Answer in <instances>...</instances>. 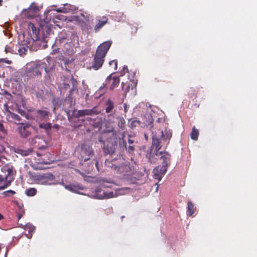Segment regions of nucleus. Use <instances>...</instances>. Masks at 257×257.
I'll list each match as a JSON object with an SVG mask.
<instances>
[{"instance_id": "45", "label": "nucleus", "mask_w": 257, "mask_h": 257, "mask_svg": "<svg viewBox=\"0 0 257 257\" xmlns=\"http://www.w3.org/2000/svg\"><path fill=\"white\" fill-rule=\"evenodd\" d=\"M128 144L130 145H131V144H132L134 142V141L132 140L131 139L129 138L128 139Z\"/></svg>"}, {"instance_id": "60", "label": "nucleus", "mask_w": 257, "mask_h": 257, "mask_svg": "<svg viewBox=\"0 0 257 257\" xmlns=\"http://www.w3.org/2000/svg\"><path fill=\"white\" fill-rule=\"evenodd\" d=\"M90 129L87 130V132H90Z\"/></svg>"}, {"instance_id": "12", "label": "nucleus", "mask_w": 257, "mask_h": 257, "mask_svg": "<svg viewBox=\"0 0 257 257\" xmlns=\"http://www.w3.org/2000/svg\"><path fill=\"white\" fill-rule=\"evenodd\" d=\"M171 155L167 152H162V154L160 157V160L162 161V168H164L167 170L168 167L171 163Z\"/></svg>"}, {"instance_id": "24", "label": "nucleus", "mask_w": 257, "mask_h": 257, "mask_svg": "<svg viewBox=\"0 0 257 257\" xmlns=\"http://www.w3.org/2000/svg\"><path fill=\"white\" fill-rule=\"evenodd\" d=\"M32 151V149H28L26 150L19 149L17 153L23 156H27L31 154Z\"/></svg>"}, {"instance_id": "32", "label": "nucleus", "mask_w": 257, "mask_h": 257, "mask_svg": "<svg viewBox=\"0 0 257 257\" xmlns=\"http://www.w3.org/2000/svg\"><path fill=\"white\" fill-rule=\"evenodd\" d=\"M109 65L113 68L114 70H116L117 68V61L116 60H113L109 62Z\"/></svg>"}, {"instance_id": "9", "label": "nucleus", "mask_w": 257, "mask_h": 257, "mask_svg": "<svg viewBox=\"0 0 257 257\" xmlns=\"http://www.w3.org/2000/svg\"><path fill=\"white\" fill-rule=\"evenodd\" d=\"M100 111L98 109V106H95L92 109L79 110L77 111L78 117H83L85 115H94L98 114Z\"/></svg>"}, {"instance_id": "61", "label": "nucleus", "mask_w": 257, "mask_h": 257, "mask_svg": "<svg viewBox=\"0 0 257 257\" xmlns=\"http://www.w3.org/2000/svg\"><path fill=\"white\" fill-rule=\"evenodd\" d=\"M4 61V60H3V59H1V60H0V62H1V61Z\"/></svg>"}, {"instance_id": "42", "label": "nucleus", "mask_w": 257, "mask_h": 257, "mask_svg": "<svg viewBox=\"0 0 257 257\" xmlns=\"http://www.w3.org/2000/svg\"><path fill=\"white\" fill-rule=\"evenodd\" d=\"M34 72H35V75H36L38 76V75H41V72L39 70H37L35 71Z\"/></svg>"}, {"instance_id": "19", "label": "nucleus", "mask_w": 257, "mask_h": 257, "mask_svg": "<svg viewBox=\"0 0 257 257\" xmlns=\"http://www.w3.org/2000/svg\"><path fill=\"white\" fill-rule=\"evenodd\" d=\"M23 228L26 232H28V233H26V236L28 238H31L32 237L33 233L35 231V227L30 223H27L23 226Z\"/></svg>"}, {"instance_id": "17", "label": "nucleus", "mask_w": 257, "mask_h": 257, "mask_svg": "<svg viewBox=\"0 0 257 257\" xmlns=\"http://www.w3.org/2000/svg\"><path fill=\"white\" fill-rule=\"evenodd\" d=\"M40 9L41 8L34 3L30 6L28 9L25 10V12L29 14L32 13V15H30L29 17H32L34 14L38 13L40 11Z\"/></svg>"}, {"instance_id": "41", "label": "nucleus", "mask_w": 257, "mask_h": 257, "mask_svg": "<svg viewBox=\"0 0 257 257\" xmlns=\"http://www.w3.org/2000/svg\"><path fill=\"white\" fill-rule=\"evenodd\" d=\"M81 15L82 16V17H83L84 18V19H85V20L87 22L89 21V17H85L83 14H81Z\"/></svg>"}, {"instance_id": "57", "label": "nucleus", "mask_w": 257, "mask_h": 257, "mask_svg": "<svg viewBox=\"0 0 257 257\" xmlns=\"http://www.w3.org/2000/svg\"><path fill=\"white\" fill-rule=\"evenodd\" d=\"M43 148H45V147L42 146V147L39 148L40 149H43Z\"/></svg>"}, {"instance_id": "26", "label": "nucleus", "mask_w": 257, "mask_h": 257, "mask_svg": "<svg viewBox=\"0 0 257 257\" xmlns=\"http://www.w3.org/2000/svg\"><path fill=\"white\" fill-rule=\"evenodd\" d=\"M37 190L34 188H30L25 191L26 194L28 196H34L36 194Z\"/></svg>"}, {"instance_id": "59", "label": "nucleus", "mask_w": 257, "mask_h": 257, "mask_svg": "<svg viewBox=\"0 0 257 257\" xmlns=\"http://www.w3.org/2000/svg\"><path fill=\"white\" fill-rule=\"evenodd\" d=\"M37 155L38 156H40V154L39 153H37Z\"/></svg>"}, {"instance_id": "55", "label": "nucleus", "mask_w": 257, "mask_h": 257, "mask_svg": "<svg viewBox=\"0 0 257 257\" xmlns=\"http://www.w3.org/2000/svg\"><path fill=\"white\" fill-rule=\"evenodd\" d=\"M26 127H29V126H28V125L24 126L23 128L25 129V128H26Z\"/></svg>"}, {"instance_id": "50", "label": "nucleus", "mask_w": 257, "mask_h": 257, "mask_svg": "<svg viewBox=\"0 0 257 257\" xmlns=\"http://www.w3.org/2000/svg\"><path fill=\"white\" fill-rule=\"evenodd\" d=\"M106 127H112V125H111V124H109L108 126H106Z\"/></svg>"}, {"instance_id": "4", "label": "nucleus", "mask_w": 257, "mask_h": 257, "mask_svg": "<svg viewBox=\"0 0 257 257\" xmlns=\"http://www.w3.org/2000/svg\"><path fill=\"white\" fill-rule=\"evenodd\" d=\"M111 44V41H105L97 47L91 66L94 70H97L102 67L104 58Z\"/></svg>"}, {"instance_id": "30", "label": "nucleus", "mask_w": 257, "mask_h": 257, "mask_svg": "<svg viewBox=\"0 0 257 257\" xmlns=\"http://www.w3.org/2000/svg\"><path fill=\"white\" fill-rule=\"evenodd\" d=\"M39 126L41 128H52V125L51 123L47 122L46 123H40Z\"/></svg>"}, {"instance_id": "22", "label": "nucleus", "mask_w": 257, "mask_h": 257, "mask_svg": "<svg viewBox=\"0 0 257 257\" xmlns=\"http://www.w3.org/2000/svg\"><path fill=\"white\" fill-rule=\"evenodd\" d=\"M105 112L109 113L112 111L114 107V102L112 100L108 99L105 103Z\"/></svg>"}, {"instance_id": "5", "label": "nucleus", "mask_w": 257, "mask_h": 257, "mask_svg": "<svg viewBox=\"0 0 257 257\" xmlns=\"http://www.w3.org/2000/svg\"><path fill=\"white\" fill-rule=\"evenodd\" d=\"M75 152L77 158L84 162L89 160L94 154L92 146L89 143H84L79 145L76 148Z\"/></svg>"}, {"instance_id": "16", "label": "nucleus", "mask_w": 257, "mask_h": 257, "mask_svg": "<svg viewBox=\"0 0 257 257\" xmlns=\"http://www.w3.org/2000/svg\"><path fill=\"white\" fill-rule=\"evenodd\" d=\"M166 172V169L160 166L156 167L153 170L154 178L160 181Z\"/></svg>"}, {"instance_id": "6", "label": "nucleus", "mask_w": 257, "mask_h": 257, "mask_svg": "<svg viewBox=\"0 0 257 257\" xmlns=\"http://www.w3.org/2000/svg\"><path fill=\"white\" fill-rule=\"evenodd\" d=\"M142 119L143 121V122H141L137 118H133L130 119L128 121V126L132 128L139 127L140 126L143 127V126L141 125V124L143 123L144 124V126H146L150 128H152L153 127L154 125L153 124V123L154 118L151 114L147 113L144 115Z\"/></svg>"}, {"instance_id": "37", "label": "nucleus", "mask_w": 257, "mask_h": 257, "mask_svg": "<svg viewBox=\"0 0 257 257\" xmlns=\"http://www.w3.org/2000/svg\"><path fill=\"white\" fill-rule=\"evenodd\" d=\"M25 213V210L23 208H20V212L18 213V219H20L22 217V216Z\"/></svg>"}, {"instance_id": "15", "label": "nucleus", "mask_w": 257, "mask_h": 257, "mask_svg": "<svg viewBox=\"0 0 257 257\" xmlns=\"http://www.w3.org/2000/svg\"><path fill=\"white\" fill-rule=\"evenodd\" d=\"M7 175L5 177V179L7 183L4 186L0 187V189H4L10 185L11 183L13 181V169L12 168H9L7 170Z\"/></svg>"}, {"instance_id": "29", "label": "nucleus", "mask_w": 257, "mask_h": 257, "mask_svg": "<svg viewBox=\"0 0 257 257\" xmlns=\"http://www.w3.org/2000/svg\"><path fill=\"white\" fill-rule=\"evenodd\" d=\"M121 87L122 90L124 91L125 93L128 92L130 89V85L129 84L124 83L123 82L121 83Z\"/></svg>"}, {"instance_id": "20", "label": "nucleus", "mask_w": 257, "mask_h": 257, "mask_svg": "<svg viewBox=\"0 0 257 257\" xmlns=\"http://www.w3.org/2000/svg\"><path fill=\"white\" fill-rule=\"evenodd\" d=\"M28 30L29 33H32V34L35 36L37 39L39 34V29L35 26L34 24L31 22H29L28 25Z\"/></svg>"}, {"instance_id": "13", "label": "nucleus", "mask_w": 257, "mask_h": 257, "mask_svg": "<svg viewBox=\"0 0 257 257\" xmlns=\"http://www.w3.org/2000/svg\"><path fill=\"white\" fill-rule=\"evenodd\" d=\"M35 114L38 120L46 121L49 118L50 112L46 110H36Z\"/></svg>"}, {"instance_id": "27", "label": "nucleus", "mask_w": 257, "mask_h": 257, "mask_svg": "<svg viewBox=\"0 0 257 257\" xmlns=\"http://www.w3.org/2000/svg\"><path fill=\"white\" fill-rule=\"evenodd\" d=\"M10 116L15 120H16V123L18 124H23V123L21 122V118L17 114H15L14 113H11L10 114Z\"/></svg>"}, {"instance_id": "34", "label": "nucleus", "mask_w": 257, "mask_h": 257, "mask_svg": "<svg viewBox=\"0 0 257 257\" xmlns=\"http://www.w3.org/2000/svg\"><path fill=\"white\" fill-rule=\"evenodd\" d=\"M7 135V130H0V141L4 139Z\"/></svg>"}, {"instance_id": "51", "label": "nucleus", "mask_w": 257, "mask_h": 257, "mask_svg": "<svg viewBox=\"0 0 257 257\" xmlns=\"http://www.w3.org/2000/svg\"><path fill=\"white\" fill-rule=\"evenodd\" d=\"M5 62L7 63V64H10L11 63V61H9V60L5 61Z\"/></svg>"}, {"instance_id": "52", "label": "nucleus", "mask_w": 257, "mask_h": 257, "mask_svg": "<svg viewBox=\"0 0 257 257\" xmlns=\"http://www.w3.org/2000/svg\"><path fill=\"white\" fill-rule=\"evenodd\" d=\"M3 180H4V178L2 176H0V182L3 181Z\"/></svg>"}, {"instance_id": "33", "label": "nucleus", "mask_w": 257, "mask_h": 257, "mask_svg": "<svg viewBox=\"0 0 257 257\" xmlns=\"http://www.w3.org/2000/svg\"><path fill=\"white\" fill-rule=\"evenodd\" d=\"M129 154L133 155L134 153L135 148L134 146H132L130 145L128 147H126V150H125Z\"/></svg>"}, {"instance_id": "35", "label": "nucleus", "mask_w": 257, "mask_h": 257, "mask_svg": "<svg viewBox=\"0 0 257 257\" xmlns=\"http://www.w3.org/2000/svg\"><path fill=\"white\" fill-rule=\"evenodd\" d=\"M160 123H162V124H164L165 123V120L163 118H158L156 121V124H155V126L158 127H161V125H158Z\"/></svg>"}, {"instance_id": "39", "label": "nucleus", "mask_w": 257, "mask_h": 257, "mask_svg": "<svg viewBox=\"0 0 257 257\" xmlns=\"http://www.w3.org/2000/svg\"><path fill=\"white\" fill-rule=\"evenodd\" d=\"M65 40H66V38L65 37H61L59 39V42L60 43H65Z\"/></svg>"}, {"instance_id": "53", "label": "nucleus", "mask_w": 257, "mask_h": 257, "mask_svg": "<svg viewBox=\"0 0 257 257\" xmlns=\"http://www.w3.org/2000/svg\"><path fill=\"white\" fill-rule=\"evenodd\" d=\"M2 4H3V0H0V6H2Z\"/></svg>"}, {"instance_id": "3", "label": "nucleus", "mask_w": 257, "mask_h": 257, "mask_svg": "<svg viewBox=\"0 0 257 257\" xmlns=\"http://www.w3.org/2000/svg\"><path fill=\"white\" fill-rule=\"evenodd\" d=\"M149 130L152 134V142L150 149L159 151L163 145L166 147L169 143L172 134L170 130Z\"/></svg>"}, {"instance_id": "8", "label": "nucleus", "mask_w": 257, "mask_h": 257, "mask_svg": "<svg viewBox=\"0 0 257 257\" xmlns=\"http://www.w3.org/2000/svg\"><path fill=\"white\" fill-rule=\"evenodd\" d=\"M162 152L156 151L149 149L147 152L146 157L149 162L151 164H155L157 163L159 156H161Z\"/></svg>"}, {"instance_id": "7", "label": "nucleus", "mask_w": 257, "mask_h": 257, "mask_svg": "<svg viewBox=\"0 0 257 257\" xmlns=\"http://www.w3.org/2000/svg\"><path fill=\"white\" fill-rule=\"evenodd\" d=\"M36 180L40 184L50 185L55 179V176L51 173H44L36 176Z\"/></svg>"}, {"instance_id": "36", "label": "nucleus", "mask_w": 257, "mask_h": 257, "mask_svg": "<svg viewBox=\"0 0 257 257\" xmlns=\"http://www.w3.org/2000/svg\"><path fill=\"white\" fill-rule=\"evenodd\" d=\"M125 120L123 118H120L118 121V126L120 128L124 127Z\"/></svg>"}, {"instance_id": "31", "label": "nucleus", "mask_w": 257, "mask_h": 257, "mask_svg": "<svg viewBox=\"0 0 257 257\" xmlns=\"http://www.w3.org/2000/svg\"><path fill=\"white\" fill-rule=\"evenodd\" d=\"M15 193H16V192L12 190H9L4 192L3 195L5 197H8V196H12V195H14Z\"/></svg>"}, {"instance_id": "44", "label": "nucleus", "mask_w": 257, "mask_h": 257, "mask_svg": "<svg viewBox=\"0 0 257 257\" xmlns=\"http://www.w3.org/2000/svg\"><path fill=\"white\" fill-rule=\"evenodd\" d=\"M64 87L65 89L69 88L70 87V85L67 83H64Z\"/></svg>"}, {"instance_id": "25", "label": "nucleus", "mask_w": 257, "mask_h": 257, "mask_svg": "<svg viewBox=\"0 0 257 257\" xmlns=\"http://www.w3.org/2000/svg\"><path fill=\"white\" fill-rule=\"evenodd\" d=\"M194 212V205L191 202V201L188 202V207H187V214L188 215H192Z\"/></svg>"}, {"instance_id": "48", "label": "nucleus", "mask_w": 257, "mask_h": 257, "mask_svg": "<svg viewBox=\"0 0 257 257\" xmlns=\"http://www.w3.org/2000/svg\"><path fill=\"white\" fill-rule=\"evenodd\" d=\"M62 12L64 13H68L69 12V11L67 10V8H64Z\"/></svg>"}, {"instance_id": "28", "label": "nucleus", "mask_w": 257, "mask_h": 257, "mask_svg": "<svg viewBox=\"0 0 257 257\" xmlns=\"http://www.w3.org/2000/svg\"><path fill=\"white\" fill-rule=\"evenodd\" d=\"M191 138L196 141L198 139L199 136V132L198 130H192V131L190 134Z\"/></svg>"}, {"instance_id": "38", "label": "nucleus", "mask_w": 257, "mask_h": 257, "mask_svg": "<svg viewBox=\"0 0 257 257\" xmlns=\"http://www.w3.org/2000/svg\"><path fill=\"white\" fill-rule=\"evenodd\" d=\"M26 51L27 50L24 47L20 48L19 49V52L20 53V55H21L25 54Z\"/></svg>"}, {"instance_id": "11", "label": "nucleus", "mask_w": 257, "mask_h": 257, "mask_svg": "<svg viewBox=\"0 0 257 257\" xmlns=\"http://www.w3.org/2000/svg\"><path fill=\"white\" fill-rule=\"evenodd\" d=\"M19 131L21 136L23 138H27L29 140H32V142L37 138V130H32V132L29 131L28 130H19Z\"/></svg>"}, {"instance_id": "2", "label": "nucleus", "mask_w": 257, "mask_h": 257, "mask_svg": "<svg viewBox=\"0 0 257 257\" xmlns=\"http://www.w3.org/2000/svg\"><path fill=\"white\" fill-rule=\"evenodd\" d=\"M123 161L120 157L107 159L105 161V164L107 167L116 171L122 177L134 174L136 171L135 167L131 166L128 162H122Z\"/></svg>"}, {"instance_id": "46", "label": "nucleus", "mask_w": 257, "mask_h": 257, "mask_svg": "<svg viewBox=\"0 0 257 257\" xmlns=\"http://www.w3.org/2000/svg\"><path fill=\"white\" fill-rule=\"evenodd\" d=\"M144 137H145V140L146 141H148L149 139V137H148L147 133H145Z\"/></svg>"}, {"instance_id": "49", "label": "nucleus", "mask_w": 257, "mask_h": 257, "mask_svg": "<svg viewBox=\"0 0 257 257\" xmlns=\"http://www.w3.org/2000/svg\"><path fill=\"white\" fill-rule=\"evenodd\" d=\"M54 128L56 129L59 128V125L58 124H55L54 126Z\"/></svg>"}, {"instance_id": "23", "label": "nucleus", "mask_w": 257, "mask_h": 257, "mask_svg": "<svg viewBox=\"0 0 257 257\" xmlns=\"http://www.w3.org/2000/svg\"><path fill=\"white\" fill-rule=\"evenodd\" d=\"M123 190L122 189H118L115 190V192L114 194L113 192H109L108 194V198H112L117 196V195H123Z\"/></svg>"}, {"instance_id": "56", "label": "nucleus", "mask_w": 257, "mask_h": 257, "mask_svg": "<svg viewBox=\"0 0 257 257\" xmlns=\"http://www.w3.org/2000/svg\"><path fill=\"white\" fill-rule=\"evenodd\" d=\"M98 162H96V163H95V166L96 167H97V166H98Z\"/></svg>"}, {"instance_id": "10", "label": "nucleus", "mask_w": 257, "mask_h": 257, "mask_svg": "<svg viewBox=\"0 0 257 257\" xmlns=\"http://www.w3.org/2000/svg\"><path fill=\"white\" fill-rule=\"evenodd\" d=\"M120 79L118 77H112V75L111 74L106 78L105 81V87H107V86L110 84L109 89L110 90H113L118 85Z\"/></svg>"}, {"instance_id": "18", "label": "nucleus", "mask_w": 257, "mask_h": 257, "mask_svg": "<svg viewBox=\"0 0 257 257\" xmlns=\"http://www.w3.org/2000/svg\"><path fill=\"white\" fill-rule=\"evenodd\" d=\"M65 188L66 189L75 193H78L79 191L84 190V187L79 184L65 185Z\"/></svg>"}, {"instance_id": "54", "label": "nucleus", "mask_w": 257, "mask_h": 257, "mask_svg": "<svg viewBox=\"0 0 257 257\" xmlns=\"http://www.w3.org/2000/svg\"><path fill=\"white\" fill-rule=\"evenodd\" d=\"M3 218V215L0 213V220H1Z\"/></svg>"}, {"instance_id": "21", "label": "nucleus", "mask_w": 257, "mask_h": 257, "mask_svg": "<svg viewBox=\"0 0 257 257\" xmlns=\"http://www.w3.org/2000/svg\"><path fill=\"white\" fill-rule=\"evenodd\" d=\"M198 89H195L193 87L190 88L188 93L190 100H192L193 101H194V100L196 99L197 93L198 92Z\"/></svg>"}, {"instance_id": "14", "label": "nucleus", "mask_w": 257, "mask_h": 257, "mask_svg": "<svg viewBox=\"0 0 257 257\" xmlns=\"http://www.w3.org/2000/svg\"><path fill=\"white\" fill-rule=\"evenodd\" d=\"M97 23L95 25L94 30L95 32L99 31L104 26H105L108 21V18L105 16L98 18Z\"/></svg>"}, {"instance_id": "47", "label": "nucleus", "mask_w": 257, "mask_h": 257, "mask_svg": "<svg viewBox=\"0 0 257 257\" xmlns=\"http://www.w3.org/2000/svg\"><path fill=\"white\" fill-rule=\"evenodd\" d=\"M0 128H4V125L2 121H0Z\"/></svg>"}, {"instance_id": "58", "label": "nucleus", "mask_w": 257, "mask_h": 257, "mask_svg": "<svg viewBox=\"0 0 257 257\" xmlns=\"http://www.w3.org/2000/svg\"><path fill=\"white\" fill-rule=\"evenodd\" d=\"M43 163H44V164H49V162H44Z\"/></svg>"}, {"instance_id": "40", "label": "nucleus", "mask_w": 257, "mask_h": 257, "mask_svg": "<svg viewBox=\"0 0 257 257\" xmlns=\"http://www.w3.org/2000/svg\"><path fill=\"white\" fill-rule=\"evenodd\" d=\"M136 5L137 6H141L143 5L142 1V0H138V2L136 3Z\"/></svg>"}, {"instance_id": "1", "label": "nucleus", "mask_w": 257, "mask_h": 257, "mask_svg": "<svg viewBox=\"0 0 257 257\" xmlns=\"http://www.w3.org/2000/svg\"><path fill=\"white\" fill-rule=\"evenodd\" d=\"M125 135L116 132L114 130H104L99 138V141L103 143V150L104 154L109 155L111 158L117 149L123 151L126 150V142L124 140Z\"/></svg>"}, {"instance_id": "43", "label": "nucleus", "mask_w": 257, "mask_h": 257, "mask_svg": "<svg viewBox=\"0 0 257 257\" xmlns=\"http://www.w3.org/2000/svg\"><path fill=\"white\" fill-rule=\"evenodd\" d=\"M122 71H123L124 73L128 72V69L126 66L123 67Z\"/></svg>"}]
</instances>
